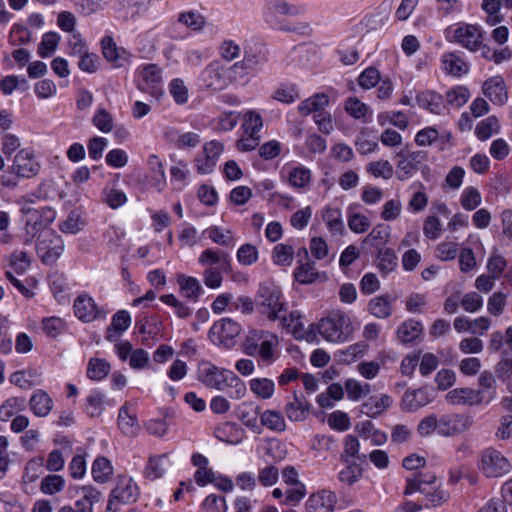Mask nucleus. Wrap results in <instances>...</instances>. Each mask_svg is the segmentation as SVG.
Returning a JSON list of instances; mask_svg holds the SVG:
<instances>
[{
    "instance_id": "nucleus-1",
    "label": "nucleus",
    "mask_w": 512,
    "mask_h": 512,
    "mask_svg": "<svg viewBox=\"0 0 512 512\" xmlns=\"http://www.w3.org/2000/svg\"><path fill=\"white\" fill-rule=\"evenodd\" d=\"M240 75L234 64L227 65L213 61L201 72L203 86L212 91H221L230 85L241 84Z\"/></svg>"
},
{
    "instance_id": "nucleus-2",
    "label": "nucleus",
    "mask_w": 512,
    "mask_h": 512,
    "mask_svg": "<svg viewBox=\"0 0 512 512\" xmlns=\"http://www.w3.org/2000/svg\"><path fill=\"white\" fill-rule=\"evenodd\" d=\"M316 329L329 342H343L353 332L351 319L342 311H334L328 317L321 319Z\"/></svg>"
},
{
    "instance_id": "nucleus-3",
    "label": "nucleus",
    "mask_w": 512,
    "mask_h": 512,
    "mask_svg": "<svg viewBox=\"0 0 512 512\" xmlns=\"http://www.w3.org/2000/svg\"><path fill=\"white\" fill-rule=\"evenodd\" d=\"M198 378L207 387L224 390L228 382L235 381L238 393L245 392V386L237 376L228 370L220 369L208 361H202L198 365Z\"/></svg>"
},
{
    "instance_id": "nucleus-4",
    "label": "nucleus",
    "mask_w": 512,
    "mask_h": 512,
    "mask_svg": "<svg viewBox=\"0 0 512 512\" xmlns=\"http://www.w3.org/2000/svg\"><path fill=\"white\" fill-rule=\"evenodd\" d=\"M281 298V291L277 287L272 285L260 286L256 297L258 311L270 321L279 319V313L285 308Z\"/></svg>"
},
{
    "instance_id": "nucleus-5",
    "label": "nucleus",
    "mask_w": 512,
    "mask_h": 512,
    "mask_svg": "<svg viewBox=\"0 0 512 512\" xmlns=\"http://www.w3.org/2000/svg\"><path fill=\"white\" fill-rule=\"evenodd\" d=\"M242 328L239 323L231 318H223L213 324L209 331L210 339L219 346L231 348L236 338L241 334Z\"/></svg>"
},
{
    "instance_id": "nucleus-6",
    "label": "nucleus",
    "mask_w": 512,
    "mask_h": 512,
    "mask_svg": "<svg viewBox=\"0 0 512 512\" xmlns=\"http://www.w3.org/2000/svg\"><path fill=\"white\" fill-rule=\"evenodd\" d=\"M479 469L489 478L501 477L510 471L508 459L498 450L488 448L481 454Z\"/></svg>"
},
{
    "instance_id": "nucleus-7",
    "label": "nucleus",
    "mask_w": 512,
    "mask_h": 512,
    "mask_svg": "<svg viewBox=\"0 0 512 512\" xmlns=\"http://www.w3.org/2000/svg\"><path fill=\"white\" fill-rule=\"evenodd\" d=\"M447 38L471 52L478 51L483 40L480 27L472 24H462L447 31Z\"/></svg>"
},
{
    "instance_id": "nucleus-8",
    "label": "nucleus",
    "mask_w": 512,
    "mask_h": 512,
    "mask_svg": "<svg viewBox=\"0 0 512 512\" xmlns=\"http://www.w3.org/2000/svg\"><path fill=\"white\" fill-rule=\"evenodd\" d=\"M140 82L138 88L148 93L155 99H160L163 94L162 70L156 64H145L139 71Z\"/></svg>"
},
{
    "instance_id": "nucleus-9",
    "label": "nucleus",
    "mask_w": 512,
    "mask_h": 512,
    "mask_svg": "<svg viewBox=\"0 0 512 512\" xmlns=\"http://www.w3.org/2000/svg\"><path fill=\"white\" fill-rule=\"evenodd\" d=\"M20 211L25 216L26 233L31 236L55 219V211L50 207L36 209L31 205H23Z\"/></svg>"
},
{
    "instance_id": "nucleus-10",
    "label": "nucleus",
    "mask_w": 512,
    "mask_h": 512,
    "mask_svg": "<svg viewBox=\"0 0 512 512\" xmlns=\"http://www.w3.org/2000/svg\"><path fill=\"white\" fill-rule=\"evenodd\" d=\"M438 434L443 437H453L467 431L473 424V419L467 414H444L438 416Z\"/></svg>"
},
{
    "instance_id": "nucleus-11",
    "label": "nucleus",
    "mask_w": 512,
    "mask_h": 512,
    "mask_svg": "<svg viewBox=\"0 0 512 512\" xmlns=\"http://www.w3.org/2000/svg\"><path fill=\"white\" fill-rule=\"evenodd\" d=\"M64 240L53 232L45 233L37 244V253L45 264L55 263L64 251Z\"/></svg>"
},
{
    "instance_id": "nucleus-12",
    "label": "nucleus",
    "mask_w": 512,
    "mask_h": 512,
    "mask_svg": "<svg viewBox=\"0 0 512 512\" xmlns=\"http://www.w3.org/2000/svg\"><path fill=\"white\" fill-rule=\"evenodd\" d=\"M281 325L298 340L313 341L315 339L314 326L311 325L307 330L303 323V316L297 310L291 311L289 315L282 317Z\"/></svg>"
},
{
    "instance_id": "nucleus-13",
    "label": "nucleus",
    "mask_w": 512,
    "mask_h": 512,
    "mask_svg": "<svg viewBox=\"0 0 512 512\" xmlns=\"http://www.w3.org/2000/svg\"><path fill=\"white\" fill-rule=\"evenodd\" d=\"M11 170L18 177L32 178L39 173L40 164L35 160L32 152L22 149L15 155Z\"/></svg>"
},
{
    "instance_id": "nucleus-14",
    "label": "nucleus",
    "mask_w": 512,
    "mask_h": 512,
    "mask_svg": "<svg viewBox=\"0 0 512 512\" xmlns=\"http://www.w3.org/2000/svg\"><path fill=\"white\" fill-rule=\"evenodd\" d=\"M137 484L131 478H120L117 486L111 492V498L108 503V512L113 509L116 502L118 503H132L138 497Z\"/></svg>"
},
{
    "instance_id": "nucleus-15",
    "label": "nucleus",
    "mask_w": 512,
    "mask_h": 512,
    "mask_svg": "<svg viewBox=\"0 0 512 512\" xmlns=\"http://www.w3.org/2000/svg\"><path fill=\"white\" fill-rule=\"evenodd\" d=\"M223 144L212 140L203 146V155L196 159L197 171L201 174L211 173L218 162L219 156L223 152Z\"/></svg>"
},
{
    "instance_id": "nucleus-16",
    "label": "nucleus",
    "mask_w": 512,
    "mask_h": 512,
    "mask_svg": "<svg viewBox=\"0 0 512 512\" xmlns=\"http://www.w3.org/2000/svg\"><path fill=\"white\" fill-rule=\"evenodd\" d=\"M337 504V495L330 490H320L311 494L306 501L307 512H333Z\"/></svg>"
},
{
    "instance_id": "nucleus-17",
    "label": "nucleus",
    "mask_w": 512,
    "mask_h": 512,
    "mask_svg": "<svg viewBox=\"0 0 512 512\" xmlns=\"http://www.w3.org/2000/svg\"><path fill=\"white\" fill-rule=\"evenodd\" d=\"M483 94L495 105L502 106L508 100V92L502 76L487 79L482 87Z\"/></svg>"
},
{
    "instance_id": "nucleus-18",
    "label": "nucleus",
    "mask_w": 512,
    "mask_h": 512,
    "mask_svg": "<svg viewBox=\"0 0 512 512\" xmlns=\"http://www.w3.org/2000/svg\"><path fill=\"white\" fill-rule=\"evenodd\" d=\"M259 417H261L260 407L252 403H242L238 407L237 418L246 428L256 434L262 433V425L258 421Z\"/></svg>"
},
{
    "instance_id": "nucleus-19",
    "label": "nucleus",
    "mask_w": 512,
    "mask_h": 512,
    "mask_svg": "<svg viewBox=\"0 0 512 512\" xmlns=\"http://www.w3.org/2000/svg\"><path fill=\"white\" fill-rule=\"evenodd\" d=\"M75 315L83 322H92L101 316L95 301L88 295H80L74 301Z\"/></svg>"
},
{
    "instance_id": "nucleus-20",
    "label": "nucleus",
    "mask_w": 512,
    "mask_h": 512,
    "mask_svg": "<svg viewBox=\"0 0 512 512\" xmlns=\"http://www.w3.org/2000/svg\"><path fill=\"white\" fill-rule=\"evenodd\" d=\"M310 404L302 394L295 392L285 406L287 418L294 422L304 421L309 413Z\"/></svg>"
},
{
    "instance_id": "nucleus-21",
    "label": "nucleus",
    "mask_w": 512,
    "mask_h": 512,
    "mask_svg": "<svg viewBox=\"0 0 512 512\" xmlns=\"http://www.w3.org/2000/svg\"><path fill=\"white\" fill-rule=\"evenodd\" d=\"M479 389L475 390L481 404L491 403L497 395L496 378L490 371H483L478 378Z\"/></svg>"
},
{
    "instance_id": "nucleus-22",
    "label": "nucleus",
    "mask_w": 512,
    "mask_h": 512,
    "mask_svg": "<svg viewBox=\"0 0 512 512\" xmlns=\"http://www.w3.org/2000/svg\"><path fill=\"white\" fill-rule=\"evenodd\" d=\"M436 475L431 472H419L408 477L404 495H412L415 492L427 493V489L436 482Z\"/></svg>"
},
{
    "instance_id": "nucleus-23",
    "label": "nucleus",
    "mask_w": 512,
    "mask_h": 512,
    "mask_svg": "<svg viewBox=\"0 0 512 512\" xmlns=\"http://www.w3.org/2000/svg\"><path fill=\"white\" fill-rule=\"evenodd\" d=\"M264 62L265 58L263 56L246 53L241 61L234 63L240 75L241 85H246L250 81L251 72L256 67L263 65Z\"/></svg>"
},
{
    "instance_id": "nucleus-24",
    "label": "nucleus",
    "mask_w": 512,
    "mask_h": 512,
    "mask_svg": "<svg viewBox=\"0 0 512 512\" xmlns=\"http://www.w3.org/2000/svg\"><path fill=\"white\" fill-rule=\"evenodd\" d=\"M446 400L453 405H482L475 389L472 388H455L447 393Z\"/></svg>"
},
{
    "instance_id": "nucleus-25",
    "label": "nucleus",
    "mask_w": 512,
    "mask_h": 512,
    "mask_svg": "<svg viewBox=\"0 0 512 512\" xmlns=\"http://www.w3.org/2000/svg\"><path fill=\"white\" fill-rule=\"evenodd\" d=\"M356 432L363 440L370 441L375 446H381L387 441L386 433L377 429L369 420L358 423Z\"/></svg>"
},
{
    "instance_id": "nucleus-26",
    "label": "nucleus",
    "mask_w": 512,
    "mask_h": 512,
    "mask_svg": "<svg viewBox=\"0 0 512 512\" xmlns=\"http://www.w3.org/2000/svg\"><path fill=\"white\" fill-rule=\"evenodd\" d=\"M328 104V96L325 93H317L302 101L298 106V111L302 116L316 115L323 113Z\"/></svg>"
},
{
    "instance_id": "nucleus-27",
    "label": "nucleus",
    "mask_w": 512,
    "mask_h": 512,
    "mask_svg": "<svg viewBox=\"0 0 512 512\" xmlns=\"http://www.w3.org/2000/svg\"><path fill=\"white\" fill-rule=\"evenodd\" d=\"M441 63L443 70L455 77H461L469 71L468 64L458 54L453 52L443 54Z\"/></svg>"
},
{
    "instance_id": "nucleus-28",
    "label": "nucleus",
    "mask_w": 512,
    "mask_h": 512,
    "mask_svg": "<svg viewBox=\"0 0 512 512\" xmlns=\"http://www.w3.org/2000/svg\"><path fill=\"white\" fill-rule=\"evenodd\" d=\"M431 401L424 389L407 390L402 398V407L405 411H415Z\"/></svg>"
},
{
    "instance_id": "nucleus-29",
    "label": "nucleus",
    "mask_w": 512,
    "mask_h": 512,
    "mask_svg": "<svg viewBox=\"0 0 512 512\" xmlns=\"http://www.w3.org/2000/svg\"><path fill=\"white\" fill-rule=\"evenodd\" d=\"M29 404L32 412L38 417L47 416L53 408V400L44 390L35 391Z\"/></svg>"
},
{
    "instance_id": "nucleus-30",
    "label": "nucleus",
    "mask_w": 512,
    "mask_h": 512,
    "mask_svg": "<svg viewBox=\"0 0 512 512\" xmlns=\"http://www.w3.org/2000/svg\"><path fill=\"white\" fill-rule=\"evenodd\" d=\"M322 219L331 234H342L345 230L342 212L339 208L327 206L322 211Z\"/></svg>"
},
{
    "instance_id": "nucleus-31",
    "label": "nucleus",
    "mask_w": 512,
    "mask_h": 512,
    "mask_svg": "<svg viewBox=\"0 0 512 512\" xmlns=\"http://www.w3.org/2000/svg\"><path fill=\"white\" fill-rule=\"evenodd\" d=\"M286 180L291 187L304 189L311 181V171L302 165L293 166L288 169Z\"/></svg>"
},
{
    "instance_id": "nucleus-32",
    "label": "nucleus",
    "mask_w": 512,
    "mask_h": 512,
    "mask_svg": "<svg viewBox=\"0 0 512 512\" xmlns=\"http://www.w3.org/2000/svg\"><path fill=\"white\" fill-rule=\"evenodd\" d=\"M268 10L275 16L296 17L302 14L303 7L287 0H269Z\"/></svg>"
},
{
    "instance_id": "nucleus-33",
    "label": "nucleus",
    "mask_w": 512,
    "mask_h": 512,
    "mask_svg": "<svg viewBox=\"0 0 512 512\" xmlns=\"http://www.w3.org/2000/svg\"><path fill=\"white\" fill-rule=\"evenodd\" d=\"M177 283L183 296L193 301H196L203 291L199 280L191 276L179 275Z\"/></svg>"
},
{
    "instance_id": "nucleus-34",
    "label": "nucleus",
    "mask_w": 512,
    "mask_h": 512,
    "mask_svg": "<svg viewBox=\"0 0 512 512\" xmlns=\"http://www.w3.org/2000/svg\"><path fill=\"white\" fill-rule=\"evenodd\" d=\"M244 431L234 423H224L216 429V437L228 444H238L243 439Z\"/></svg>"
},
{
    "instance_id": "nucleus-35",
    "label": "nucleus",
    "mask_w": 512,
    "mask_h": 512,
    "mask_svg": "<svg viewBox=\"0 0 512 512\" xmlns=\"http://www.w3.org/2000/svg\"><path fill=\"white\" fill-rule=\"evenodd\" d=\"M391 234V228L385 224L376 225L371 232L364 238L363 243L372 247L381 249L388 243Z\"/></svg>"
},
{
    "instance_id": "nucleus-36",
    "label": "nucleus",
    "mask_w": 512,
    "mask_h": 512,
    "mask_svg": "<svg viewBox=\"0 0 512 512\" xmlns=\"http://www.w3.org/2000/svg\"><path fill=\"white\" fill-rule=\"evenodd\" d=\"M168 465V454L152 456L144 470L146 478L155 480L162 477Z\"/></svg>"
},
{
    "instance_id": "nucleus-37",
    "label": "nucleus",
    "mask_w": 512,
    "mask_h": 512,
    "mask_svg": "<svg viewBox=\"0 0 512 512\" xmlns=\"http://www.w3.org/2000/svg\"><path fill=\"white\" fill-rule=\"evenodd\" d=\"M392 404L390 396L383 394L369 399L362 405V412L370 417H376L388 409Z\"/></svg>"
},
{
    "instance_id": "nucleus-38",
    "label": "nucleus",
    "mask_w": 512,
    "mask_h": 512,
    "mask_svg": "<svg viewBox=\"0 0 512 512\" xmlns=\"http://www.w3.org/2000/svg\"><path fill=\"white\" fill-rule=\"evenodd\" d=\"M91 473L96 482L106 483L113 475L112 464L106 457H97L92 464Z\"/></svg>"
},
{
    "instance_id": "nucleus-39",
    "label": "nucleus",
    "mask_w": 512,
    "mask_h": 512,
    "mask_svg": "<svg viewBox=\"0 0 512 512\" xmlns=\"http://www.w3.org/2000/svg\"><path fill=\"white\" fill-rule=\"evenodd\" d=\"M148 165L151 172V183L157 191H162L166 185V178L162 162L156 155L148 158Z\"/></svg>"
},
{
    "instance_id": "nucleus-40",
    "label": "nucleus",
    "mask_w": 512,
    "mask_h": 512,
    "mask_svg": "<svg viewBox=\"0 0 512 512\" xmlns=\"http://www.w3.org/2000/svg\"><path fill=\"white\" fill-rule=\"evenodd\" d=\"M417 103L420 107L429 110L433 114H441L443 110L442 96L428 91L417 96Z\"/></svg>"
},
{
    "instance_id": "nucleus-41",
    "label": "nucleus",
    "mask_w": 512,
    "mask_h": 512,
    "mask_svg": "<svg viewBox=\"0 0 512 512\" xmlns=\"http://www.w3.org/2000/svg\"><path fill=\"white\" fill-rule=\"evenodd\" d=\"M101 45L103 55L109 62L113 63L116 67L124 65V62L126 61V58L123 56L124 51H119L112 38L105 37L101 41Z\"/></svg>"
},
{
    "instance_id": "nucleus-42",
    "label": "nucleus",
    "mask_w": 512,
    "mask_h": 512,
    "mask_svg": "<svg viewBox=\"0 0 512 512\" xmlns=\"http://www.w3.org/2000/svg\"><path fill=\"white\" fill-rule=\"evenodd\" d=\"M260 425L277 432H283L286 429L284 417L280 412L275 410L261 412Z\"/></svg>"
},
{
    "instance_id": "nucleus-43",
    "label": "nucleus",
    "mask_w": 512,
    "mask_h": 512,
    "mask_svg": "<svg viewBox=\"0 0 512 512\" xmlns=\"http://www.w3.org/2000/svg\"><path fill=\"white\" fill-rule=\"evenodd\" d=\"M398 162H397V178L401 181L410 178L413 173L416 171V166L414 164L415 157L413 154L408 155L403 152H399L397 154Z\"/></svg>"
},
{
    "instance_id": "nucleus-44",
    "label": "nucleus",
    "mask_w": 512,
    "mask_h": 512,
    "mask_svg": "<svg viewBox=\"0 0 512 512\" xmlns=\"http://www.w3.org/2000/svg\"><path fill=\"white\" fill-rule=\"evenodd\" d=\"M9 267L17 274L25 273L31 265V257L23 250H14L7 257Z\"/></svg>"
},
{
    "instance_id": "nucleus-45",
    "label": "nucleus",
    "mask_w": 512,
    "mask_h": 512,
    "mask_svg": "<svg viewBox=\"0 0 512 512\" xmlns=\"http://www.w3.org/2000/svg\"><path fill=\"white\" fill-rule=\"evenodd\" d=\"M369 312L380 319L388 318L392 314L391 301L386 296H377L368 304Z\"/></svg>"
},
{
    "instance_id": "nucleus-46",
    "label": "nucleus",
    "mask_w": 512,
    "mask_h": 512,
    "mask_svg": "<svg viewBox=\"0 0 512 512\" xmlns=\"http://www.w3.org/2000/svg\"><path fill=\"white\" fill-rule=\"evenodd\" d=\"M110 364L101 358H91L87 365V377L94 381L104 379L110 372Z\"/></svg>"
},
{
    "instance_id": "nucleus-47",
    "label": "nucleus",
    "mask_w": 512,
    "mask_h": 512,
    "mask_svg": "<svg viewBox=\"0 0 512 512\" xmlns=\"http://www.w3.org/2000/svg\"><path fill=\"white\" fill-rule=\"evenodd\" d=\"M422 332V325L415 320L405 321L397 331L398 338L403 343H409L420 336Z\"/></svg>"
},
{
    "instance_id": "nucleus-48",
    "label": "nucleus",
    "mask_w": 512,
    "mask_h": 512,
    "mask_svg": "<svg viewBox=\"0 0 512 512\" xmlns=\"http://www.w3.org/2000/svg\"><path fill=\"white\" fill-rule=\"evenodd\" d=\"M268 331L265 330H251L249 331L243 343V350L247 355L256 356L259 352L260 345L264 342L265 336Z\"/></svg>"
},
{
    "instance_id": "nucleus-49",
    "label": "nucleus",
    "mask_w": 512,
    "mask_h": 512,
    "mask_svg": "<svg viewBox=\"0 0 512 512\" xmlns=\"http://www.w3.org/2000/svg\"><path fill=\"white\" fill-rule=\"evenodd\" d=\"M208 237L216 244L221 246H234V236L230 229L212 226L205 230Z\"/></svg>"
},
{
    "instance_id": "nucleus-50",
    "label": "nucleus",
    "mask_w": 512,
    "mask_h": 512,
    "mask_svg": "<svg viewBox=\"0 0 512 512\" xmlns=\"http://www.w3.org/2000/svg\"><path fill=\"white\" fill-rule=\"evenodd\" d=\"M264 342L260 345L257 355L265 362H272L275 359V350L279 344L278 337L269 332L265 336Z\"/></svg>"
},
{
    "instance_id": "nucleus-51",
    "label": "nucleus",
    "mask_w": 512,
    "mask_h": 512,
    "mask_svg": "<svg viewBox=\"0 0 512 512\" xmlns=\"http://www.w3.org/2000/svg\"><path fill=\"white\" fill-rule=\"evenodd\" d=\"M118 425L121 431L125 435L129 436L136 435L139 429L137 419L133 415L129 414L128 408L126 406H123L119 411Z\"/></svg>"
},
{
    "instance_id": "nucleus-52",
    "label": "nucleus",
    "mask_w": 512,
    "mask_h": 512,
    "mask_svg": "<svg viewBox=\"0 0 512 512\" xmlns=\"http://www.w3.org/2000/svg\"><path fill=\"white\" fill-rule=\"evenodd\" d=\"M198 261L202 265L221 264L224 270L229 266V256L226 253L218 252L213 249H205L200 254Z\"/></svg>"
},
{
    "instance_id": "nucleus-53",
    "label": "nucleus",
    "mask_w": 512,
    "mask_h": 512,
    "mask_svg": "<svg viewBox=\"0 0 512 512\" xmlns=\"http://www.w3.org/2000/svg\"><path fill=\"white\" fill-rule=\"evenodd\" d=\"M294 258V248L287 244H277L272 251V260L280 266H290Z\"/></svg>"
},
{
    "instance_id": "nucleus-54",
    "label": "nucleus",
    "mask_w": 512,
    "mask_h": 512,
    "mask_svg": "<svg viewBox=\"0 0 512 512\" xmlns=\"http://www.w3.org/2000/svg\"><path fill=\"white\" fill-rule=\"evenodd\" d=\"M262 126V117L258 112L249 110L244 114L242 128L245 135H258Z\"/></svg>"
},
{
    "instance_id": "nucleus-55",
    "label": "nucleus",
    "mask_w": 512,
    "mask_h": 512,
    "mask_svg": "<svg viewBox=\"0 0 512 512\" xmlns=\"http://www.w3.org/2000/svg\"><path fill=\"white\" fill-rule=\"evenodd\" d=\"M240 118V113L235 111H227L220 114L213 120L214 128L218 131H231L233 130Z\"/></svg>"
},
{
    "instance_id": "nucleus-56",
    "label": "nucleus",
    "mask_w": 512,
    "mask_h": 512,
    "mask_svg": "<svg viewBox=\"0 0 512 512\" xmlns=\"http://www.w3.org/2000/svg\"><path fill=\"white\" fill-rule=\"evenodd\" d=\"M499 130V120L495 116L482 120L475 129V134L480 140H487Z\"/></svg>"
},
{
    "instance_id": "nucleus-57",
    "label": "nucleus",
    "mask_w": 512,
    "mask_h": 512,
    "mask_svg": "<svg viewBox=\"0 0 512 512\" xmlns=\"http://www.w3.org/2000/svg\"><path fill=\"white\" fill-rule=\"evenodd\" d=\"M60 41V36L56 32L45 33L38 46V54L43 57L51 56L57 49Z\"/></svg>"
},
{
    "instance_id": "nucleus-58",
    "label": "nucleus",
    "mask_w": 512,
    "mask_h": 512,
    "mask_svg": "<svg viewBox=\"0 0 512 512\" xmlns=\"http://www.w3.org/2000/svg\"><path fill=\"white\" fill-rule=\"evenodd\" d=\"M367 172L375 178L390 179L393 176V166L388 160L370 162L366 168Z\"/></svg>"
},
{
    "instance_id": "nucleus-59",
    "label": "nucleus",
    "mask_w": 512,
    "mask_h": 512,
    "mask_svg": "<svg viewBox=\"0 0 512 512\" xmlns=\"http://www.w3.org/2000/svg\"><path fill=\"white\" fill-rule=\"evenodd\" d=\"M25 401L22 398L12 397L0 406V420L8 421L12 416L24 408Z\"/></svg>"
},
{
    "instance_id": "nucleus-60",
    "label": "nucleus",
    "mask_w": 512,
    "mask_h": 512,
    "mask_svg": "<svg viewBox=\"0 0 512 512\" xmlns=\"http://www.w3.org/2000/svg\"><path fill=\"white\" fill-rule=\"evenodd\" d=\"M362 474V468L358 464L353 463L349 464L339 472L338 479L343 484L352 486L361 479Z\"/></svg>"
},
{
    "instance_id": "nucleus-61",
    "label": "nucleus",
    "mask_w": 512,
    "mask_h": 512,
    "mask_svg": "<svg viewBox=\"0 0 512 512\" xmlns=\"http://www.w3.org/2000/svg\"><path fill=\"white\" fill-rule=\"evenodd\" d=\"M378 267L384 273L392 271L397 265V258L390 248H381L377 255Z\"/></svg>"
},
{
    "instance_id": "nucleus-62",
    "label": "nucleus",
    "mask_w": 512,
    "mask_h": 512,
    "mask_svg": "<svg viewBox=\"0 0 512 512\" xmlns=\"http://www.w3.org/2000/svg\"><path fill=\"white\" fill-rule=\"evenodd\" d=\"M401 212V200L398 198H393L384 203L380 216L384 221H395L400 217Z\"/></svg>"
},
{
    "instance_id": "nucleus-63",
    "label": "nucleus",
    "mask_w": 512,
    "mask_h": 512,
    "mask_svg": "<svg viewBox=\"0 0 512 512\" xmlns=\"http://www.w3.org/2000/svg\"><path fill=\"white\" fill-rule=\"evenodd\" d=\"M295 279L301 284L313 283L317 277L318 272L315 269L314 263L301 264L294 272Z\"/></svg>"
},
{
    "instance_id": "nucleus-64",
    "label": "nucleus",
    "mask_w": 512,
    "mask_h": 512,
    "mask_svg": "<svg viewBox=\"0 0 512 512\" xmlns=\"http://www.w3.org/2000/svg\"><path fill=\"white\" fill-rule=\"evenodd\" d=\"M469 97V90L465 86H456L446 93L447 103L457 108L466 104Z\"/></svg>"
}]
</instances>
